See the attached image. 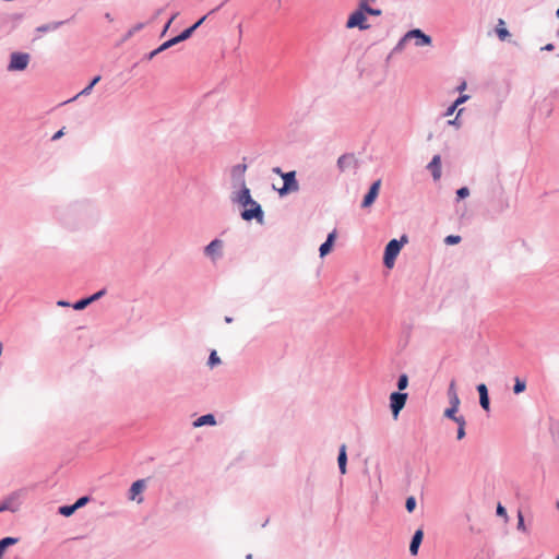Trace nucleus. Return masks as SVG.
I'll return each instance as SVG.
<instances>
[{
	"label": "nucleus",
	"mask_w": 559,
	"mask_h": 559,
	"mask_svg": "<svg viewBox=\"0 0 559 559\" xmlns=\"http://www.w3.org/2000/svg\"><path fill=\"white\" fill-rule=\"evenodd\" d=\"M454 421L457 424L459 427H465L466 425L465 418L463 416H457L456 418H454Z\"/></svg>",
	"instance_id": "58836bf2"
},
{
	"label": "nucleus",
	"mask_w": 559,
	"mask_h": 559,
	"mask_svg": "<svg viewBox=\"0 0 559 559\" xmlns=\"http://www.w3.org/2000/svg\"><path fill=\"white\" fill-rule=\"evenodd\" d=\"M455 108V105L450 106L445 112V116H451L454 112Z\"/></svg>",
	"instance_id": "a18cd8bd"
},
{
	"label": "nucleus",
	"mask_w": 559,
	"mask_h": 559,
	"mask_svg": "<svg viewBox=\"0 0 559 559\" xmlns=\"http://www.w3.org/2000/svg\"><path fill=\"white\" fill-rule=\"evenodd\" d=\"M406 510L411 513L416 508V499L414 497H408L405 503Z\"/></svg>",
	"instance_id": "cd10ccee"
},
{
	"label": "nucleus",
	"mask_w": 559,
	"mask_h": 559,
	"mask_svg": "<svg viewBox=\"0 0 559 559\" xmlns=\"http://www.w3.org/2000/svg\"><path fill=\"white\" fill-rule=\"evenodd\" d=\"M404 242H407V238L403 236L401 240L392 239L385 247L383 263L388 269H392L394 265V261L399 255L402 246Z\"/></svg>",
	"instance_id": "f03ea898"
},
{
	"label": "nucleus",
	"mask_w": 559,
	"mask_h": 559,
	"mask_svg": "<svg viewBox=\"0 0 559 559\" xmlns=\"http://www.w3.org/2000/svg\"><path fill=\"white\" fill-rule=\"evenodd\" d=\"M557 14H559V8H558V11H557Z\"/></svg>",
	"instance_id": "5fc2aeb1"
},
{
	"label": "nucleus",
	"mask_w": 559,
	"mask_h": 559,
	"mask_svg": "<svg viewBox=\"0 0 559 559\" xmlns=\"http://www.w3.org/2000/svg\"><path fill=\"white\" fill-rule=\"evenodd\" d=\"M206 16L201 17L197 23H194L191 27L185 29L180 35H178L181 41L188 39L193 32L205 21Z\"/></svg>",
	"instance_id": "a211bd4d"
},
{
	"label": "nucleus",
	"mask_w": 559,
	"mask_h": 559,
	"mask_svg": "<svg viewBox=\"0 0 559 559\" xmlns=\"http://www.w3.org/2000/svg\"><path fill=\"white\" fill-rule=\"evenodd\" d=\"M460 240H461L460 236L450 235L445 238V243L455 245V243H459Z\"/></svg>",
	"instance_id": "473e14b6"
},
{
	"label": "nucleus",
	"mask_w": 559,
	"mask_h": 559,
	"mask_svg": "<svg viewBox=\"0 0 559 559\" xmlns=\"http://www.w3.org/2000/svg\"><path fill=\"white\" fill-rule=\"evenodd\" d=\"M58 306L66 307L69 306V304L66 301H58Z\"/></svg>",
	"instance_id": "09e8293b"
},
{
	"label": "nucleus",
	"mask_w": 559,
	"mask_h": 559,
	"mask_svg": "<svg viewBox=\"0 0 559 559\" xmlns=\"http://www.w3.org/2000/svg\"><path fill=\"white\" fill-rule=\"evenodd\" d=\"M361 8L364 10H366L371 15H379L381 13L380 10H374V9L368 8L366 5H361Z\"/></svg>",
	"instance_id": "4c0bfd02"
},
{
	"label": "nucleus",
	"mask_w": 559,
	"mask_h": 559,
	"mask_svg": "<svg viewBox=\"0 0 559 559\" xmlns=\"http://www.w3.org/2000/svg\"><path fill=\"white\" fill-rule=\"evenodd\" d=\"M236 201L241 204L242 206L250 205V209L245 210L241 213V217L245 221H251L252 218L258 219L259 222H262L263 218V212L260 206L254 200H252L250 195V190L247 187H243L239 194L237 195Z\"/></svg>",
	"instance_id": "f257e3e1"
},
{
	"label": "nucleus",
	"mask_w": 559,
	"mask_h": 559,
	"mask_svg": "<svg viewBox=\"0 0 559 559\" xmlns=\"http://www.w3.org/2000/svg\"><path fill=\"white\" fill-rule=\"evenodd\" d=\"M408 384V378L406 374H401L400 378H399V381H397V388L399 390H404L406 389Z\"/></svg>",
	"instance_id": "a878e982"
},
{
	"label": "nucleus",
	"mask_w": 559,
	"mask_h": 559,
	"mask_svg": "<svg viewBox=\"0 0 559 559\" xmlns=\"http://www.w3.org/2000/svg\"><path fill=\"white\" fill-rule=\"evenodd\" d=\"M64 128H62L61 130H59L58 132H56L52 136V140L56 141L58 139H60L63 134H64Z\"/></svg>",
	"instance_id": "37998d69"
},
{
	"label": "nucleus",
	"mask_w": 559,
	"mask_h": 559,
	"mask_svg": "<svg viewBox=\"0 0 559 559\" xmlns=\"http://www.w3.org/2000/svg\"><path fill=\"white\" fill-rule=\"evenodd\" d=\"M380 187H381V180L378 179L377 181H374L368 193L365 195L364 200H362V203H361V206L362 207H369L373 204V202L376 201L378 194H379V190H380Z\"/></svg>",
	"instance_id": "1a4fd4ad"
},
{
	"label": "nucleus",
	"mask_w": 559,
	"mask_h": 559,
	"mask_svg": "<svg viewBox=\"0 0 559 559\" xmlns=\"http://www.w3.org/2000/svg\"><path fill=\"white\" fill-rule=\"evenodd\" d=\"M456 194H457L459 199H464L469 195V190H468V188L463 187L456 191Z\"/></svg>",
	"instance_id": "f704fd0d"
},
{
	"label": "nucleus",
	"mask_w": 559,
	"mask_h": 559,
	"mask_svg": "<svg viewBox=\"0 0 559 559\" xmlns=\"http://www.w3.org/2000/svg\"><path fill=\"white\" fill-rule=\"evenodd\" d=\"M497 514L499 516H502L506 521H508L507 511H506L504 507L501 503H498V506H497Z\"/></svg>",
	"instance_id": "72a5a7b5"
},
{
	"label": "nucleus",
	"mask_w": 559,
	"mask_h": 559,
	"mask_svg": "<svg viewBox=\"0 0 559 559\" xmlns=\"http://www.w3.org/2000/svg\"><path fill=\"white\" fill-rule=\"evenodd\" d=\"M545 49L550 50V49H552V46H551V45H547V46L545 47Z\"/></svg>",
	"instance_id": "3c124183"
},
{
	"label": "nucleus",
	"mask_w": 559,
	"mask_h": 559,
	"mask_svg": "<svg viewBox=\"0 0 559 559\" xmlns=\"http://www.w3.org/2000/svg\"><path fill=\"white\" fill-rule=\"evenodd\" d=\"M465 437V427H459L457 429V439L461 440Z\"/></svg>",
	"instance_id": "79ce46f5"
},
{
	"label": "nucleus",
	"mask_w": 559,
	"mask_h": 559,
	"mask_svg": "<svg viewBox=\"0 0 559 559\" xmlns=\"http://www.w3.org/2000/svg\"><path fill=\"white\" fill-rule=\"evenodd\" d=\"M221 362V359L219 357L217 356L216 352L213 350L210 355V358H209V365L211 367H214L215 365H218Z\"/></svg>",
	"instance_id": "c85d7f7f"
},
{
	"label": "nucleus",
	"mask_w": 559,
	"mask_h": 559,
	"mask_svg": "<svg viewBox=\"0 0 559 559\" xmlns=\"http://www.w3.org/2000/svg\"><path fill=\"white\" fill-rule=\"evenodd\" d=\"M457 411H459V407H453V406H451V407H449V408H447V409L444 411V416H445L447 418H450V419L454 420V418H456V417H457V416H456Z\"/></svg>",
	"instance_id": "393cba45"
},
{
	"label": "nucleus",
	"mask_w": 559,
	"mask_h": 559,
	"mask_svg": "<svg viewBox=\"0 0 559 559\" xmlns=\"http://www.w3.org/2000/svg\"><path fill=\"white\" fill-rule=\"evenodd\" d=\"M557 508L559 509V501L557 502Z\"/></svg>",
	"instance_id": "864d4df0"
},
{
	"label": "nucleus",
	"mask_w": 559,
	"mask_h": 559,
	"mask_svg": "<svg viewBox=\"0 0 559 559\" xmlns=\"http://www.w3.org/2000/svg\"><path fill=\"white\" fill-rule=\"evenodd\" d=\"M338 467L342 474L346 473V463H347V454H346V445L342 444L340 448V453L337 457Z\"/></svg>",
	"instance_id": "f3484780"
},
{
	"label": "nucleus",
	"mask_w": 559,
	"mask_h": 559,
	"mask_svg": "<svg viewBox=\"0 0 559 559\" xmlns=\"http://www.w3.org/2000/svg\"><path fill=\"white\" fill-rule=\"evenodd\" d=\"M337 167L341 171H346L349 169H357V160L352 154H344L337 159Z\"/></svg>",
	"instance_id": "6e6552de"
},
{
	"label": "nucleus",
	"mask_w": 559,
	"mask_h": 559,
	"mask_svg": "<svg viewBox=\"0 0 559 559\" xmlns=\"http://www.w3.org/2000/svg\"><path fill=\"white\" fill-rule=\"evenodd\" d=\"M90 304H92L91 300H90V297L88 298H84V299H81L78 302H75L73 308L75 310H82L85 307H87Z\"/></svg>",
	"instance_id": "b1692460"
},
{
	"label": "nucleus",
	"mask_w": 559,
	"mask_h": 559,
	"mask_svg": "<svg viewBox=\"0 0 559 559\" xmlns=\"http://www.w3.org/2000/svg\"><path fill=\"white\" fill-rule=\"evenodd\" d=\"M496 32L501 40H506L510 36L508 29L504 26V21L501 19L498 21Z\"/></svg>",
	"instance_id": "412c9836"
},
{
	"label": "nucleus",
	"mask_w": 559,
	"mask_h": 559,
	"mask_svg": "<svg viewBox=\"0 0 559 559\" xmlns=\"http://www.w3.org/2000/svg\"><path fill=\"white\" fill-rule=\"evenodd\" d=\"M406 400H407L406 393L394 392L391 394L390 406H391L392 414H393L394 418H397L399 413L405 406Z\"/></svg>",
	"instance_id": "423d86ee"
},
{
	"label": "nucleus",
	"mask_w": 559,
	"mask_h": 559,
	"mask_svg": "<svg viewBox=\"0 0 559 559\" xmlns=\"http://www.w3.org/2000/svg\"><path fill=\"white\" fill-rule=\"evenodd\" d=\"M223 248V241L219 239H214L205 247V253L206 255L211 257L213 260H215L216 255L219 254L221 250Z\"/></svg>",
	"instance_id": "ddd939ff"
},
{
	"label": "nucleus",
	"mask_w": 559,
	"mask_h": 559,
	"mask_svg": "<svg viewBox=\"0 0 559 559\" xmlns=\"http://www.w3.org/2000/svg\"><path fill=\"white\" fill-rule=\"evenodd\" d=\"M460 403L461 402H460V399H459L457 394H454V395L450 396V404H451V406L459 407Z\"/></svg>",
	"instance_id": "c9c22d12"
},
{
	"label": "nucleus",
	"mask_w": 559,
	"mask_h": 559,
	"mask_svg": "<svg viewBox=\"0 0 559 559\" xmlns=\"http://www.w3.org/2000/svg\"><path fill=\"white\" fill-rule=\"evenodd\" d=\"M479 393V403L485 411H489V397L486 384L481 383L477 386Z\"/></svg>",
	"instance_id": "2eb2a0df"
},
{
	"label": "nucleus",
	"mask_w": 559,
	"mask_h": 559,
	"mask_svg": "<svg viewBox=\"0 0 559 559\" xmlns=\"http://www.w3.org/2000/svg\"><path fill=\"white\" fill-rule=\"evenodd\" d=\"M366 21H367V17L361 8L360 10H357L349 15V17L346 22V27L347 28L358 27L360 29H367L369 27V25L366 24Z\"/></svg>",
	"instance_id": "39448f33"
},
{
	"label": "nucleus",
	"mask_w": 559,
	"mask_h": 559,
	"mask_svg": "<svg viewBox=\"0 0 559 559\" xmlns=\"http://www.w3.org/2000/svg\"><path fill=\"white\" fill-rule=\"evenodd\" d=\"M468 98L467 95H463V96H460L454 103L453 105H455V107H457L460 104L464 103L466 99Z\"/></svg>",
	"instance_id": "a19ab883"
},
{
	"label": "nucleus",
	"mask_w": 559,
	"mask_h": 559,
	"mask_svg": "<svg viewBox=\"0 0 559 559\" xmlns=\"http://www.w3.org/2000/svg\"><path fill=\"white\" fill-rule=\"evenodd\" d=\"M90 501V498L87 496L80 498L72 506H62L59 508V513L63 516H70L72 515L75 510L79 508L85 506Z\"/></svg>",
	"instance_id": "9d476101"
},
{
	"label": "nucleus",
	"mask_w": 559,
	"mask_h": 559,
	"mask_svg": "<svg viewBox=\"0 0 559 559\" xmlns=\"http://www.w3.org/2000/svg\"><path fill=\"white\" fill-rule=\"evenodd\" d=\"M556 559H559V555L556 557Z\"/></svg>",
	"instance_id": "6e6d98bb"
},
{
	"label": "nucleus",
	"mask_w": 559,
	"mask_h": 559,
	"mask_svg": "<svg viewBox=\"0 0 559 559\" xmlns=\"http://www.w3.org/2000/svg\"><path fill=\"white\" fill-rule=\"evenodd\" d=\"M204 425H215V418L212 414L203 415L193 423L194 427H201Z\"/></svg>",
	"instance_id": "aec40b11"
},
{
	"label": "nucleus",
	"mask_w": 559,
	"mask_h": 559,
	"mask_svg": "<svg viewBox=\"0 0 559 559\" xmlns=\"http://www.w3.org/2000/svg\"><path fill=\"white\" fill-rule=\"evenodd\" d=\"M416 37L419 40L416 43L417 46H428L431 44V38L424 34L420 29H412L406 33L404 39Z\"/></svg>",
	"instance_id": "9b49d317"
},
{
	"label": "nucleus",
	"mask_w": 559,
	"mask_h": 559,
	"mask_svg": "<svg viewBox=\"0 0 559 559\" xmlns=\"http://www.w3.org/2000/svg\"><path fill=\"white\" fill-rule=\"evenodd\" d=\"M273 171L282 177V174H284L280 167H275Z\"/></svg>",
	"instance_id": "de8ad7c7"
},
{
	"label": "nucleus",
	"mask_w": 559,
	"mask_h": 559,
	"mask_svg": "<svg viewBox=\"0 0 559 559\" xmlns=\"http://www.w3.org/2000/svg\"><path fill=\"white\" fill-rule=\"evenodd\" d=\"M105 293H106V292H105V289H103V290H99V292L95 293L94 295H92V296L90 297L91 302H93V301H95V300L99 299L102 296H104V295H105Z\"/></svg>",
	"instance_id": "e433bc0d"
},
{
	"label": "nucleus",
	"mask_w": 559,
	"mask_h": 559,
	"mask_svg": "<svg viewBox=\"0 0 559 559\" xmlns=\"http://www.w3.org/2000/svg\"><path fill=\"white\" fill-rule=\"evenodd\" d=\"M29 63V55L26 52H12L10 56V62L8 64V71H24Z\"/></svg>",
	"instance_id": "7ed1b4c3"
},
{
	"label": "nucleus",
	"mask_w": 559,
	"mask_h": 559,
	"mask_svg": "<svg viewBox=\"0 0 559 559\" xmlns=\"http://www.w3.org/2000/svg\"><path fill=\"white\" fill-rule=\"evenodd\" d=\"M170 44H169V40L165 41L164 44H162L157 49L153 50L150 55L151 58H153L154 56H156L157 53H159L160 51H164L168 48H170Z\"/></svg>",
	"instance_id": "bb28decb"
},
{
	"label": "nucleus",
	"mask_w": 559,
	"mask_h": 559,
	"mask_svg": "<svg viewBox=\"0 0 559 559\" xmlns=\"http://www.w3.org/2000/svg\"><path fill=\"white\" fill-rule=\"evenodd\" d=\"M176 17H177V14H174V15L171 16V19H170V20L168 21V23L166 24L164 32H166V31L168 29V27L170 26L171 22H173Z\"/></svg>",
	"instance_id": "49530a36"
},
{
	"label": "nucleus",
	"mask_w": 559,
	"mask_h": 559,
	"mask_svg": "<svg viewBox=\"0 0 559 559\" xmlns=\"http://www.w3.org/2000/svg\"><path fill=\"white\" fill-rule=\"evenodd\" d=\"M335 237H336V234L335 231L331 233L329 236H328V239L325 240V242H323L320 247V255L321 257H324L326 255L331 249H332V246H333V242L335 240Z\"/></svg>",
	"instance_id": "dca6fc26"
},
{
	"label": "nucleus",
	"mask_w": 559,
	"mask_h": 559,
	"mask_svg": "<svg viewBox=\"0 0 559 559\" xmlns=\"http://www.w3.org/2000/svg\"><path fill=\"white\" fill-rule=\"evenodd\" d=\"M180 41H181V40L179 39V37H178V36H176V37H174V38L169 39V44H170V46H171V47H173L174 45H176V44L180 43Z\"/></svg>",
	"instance_id": "c03bdc74"
},
{
	"label": "nucleus",
	"mask_w": 559,
	"mask_h": 559,
	"mask_svg": "<svg viewBox=\"0 0 559 559\" xmlns=\"http://www.w3.org/2000/svg\"><path fill=\"white\" fill-rule=\"evenodd\" d=\"M454 394H457V393H456V389H455V382H454V381H452V382L450 383V386H449V396H452V395H454Z\"/></svg>",
	"instance_id": "ea45409f"
},
{
	"label": "nucleus",
	"mask_w": 559,
	"mask_h": 559,
	"mask_svg": "<svg viewBox=\"0 0 559 559\" xmlns=\"http://www.w3.org/2000/svg\"><path fill=\"white\" fill-rule=\"evenodd\" d=\"M465 85H466V84H465V83H463V84L460 86V90L465 88Z\"/></svg>",
	"instance_id": "603ef678"
},
{
	"label": "nucleus",
	"mask_w": 559,
	"mask_h": 559,
	"mask_svg": "<svg viewBox=\"0 0 559 559\" xmlns=\"http://www.w3.org/2000/svg\"><path fill=\"white\" fill-rule=\"evenodd\" d=\"M423 537H424V532L423 530H417L412 538V542H411V545H409V552L413 555V556H416L418 554V548L421 544V540H423Z\"/></svg>",
	"instance_id": "4468645a"
},
{
	"label": "nucleus",
	"mask_w": 559,
	"mask_h": 559,
	"mask_svg": "<svg viewBox=\"0 0 559 559\" xmlns=\"http://www.w3.org/2000/svg\"><path fill=\"white\" fill-rule=\"evenodd\" d=\"M518 530L526 532V527L524 525V518L521 511L518 513Z\"/></svg>",
	"instance_id": "2f4dec72"
},
{
	"label": "nucleus",
	"mask_w": 559,
	"mask_h": 559,
	"mask_svg": "<svg viewBox=\"0 0 559 559\" xmlns=\"http://www.w3.org/2000/svg\"><path fill=\"white\" fill-rule=\"evenodd\" d=\"M282 178L284 180L283 188L278 189L280 195H285L289 192H296L299 189V185L296 180V173L289 171L282 174Z\"/></svg>",
	"instance_id": "20e7f679"
},
{
	"label": "nucleus",
	"mask_w": 559,
	"mask_h": 559,
	"mask_svg": "<svg viewBox=\"0 0 559 559\" xmlns=\"http://www.w3.org/2000/svg\"><path fill=\"white\" fill-rule=\"evenodd\" d=\"M20 506H21V500H20L19 495L11 493L2 502H0V512L1 511L15 512L19 510Z\"/></svg>",
	"instance_id": "0eeeda50"
},
{
	"label": "nucleus",
	"mask_w": 559,
	"mask_h": 559,
	"mask_svg": "<svg viewBox=\"0 0 559 559\" xmlns=\"http://www.w3.org/2000/svg\"><path fill=\"white\" fill-rule=\"evenodd\" d=\"M526 389V383L524 380H521L520 378H515L514 379V386H513V392L515 394H520L522 392H524Z\"/></svg>",
	"instance_id": "4be33fe9"
},
{
	"label": "nucleus",
	"mask_w": 559,
	"mask_h": 559,
	"mask_svg": "<svg viewBox=\"0 0 559 559\" xmlns=\"http://www.w3.org/2000/svg\"><path fill=\"white\" fill-rule=\"evenodd\" d=\"M19 543V538L15 537H5L0 540V559L3 558V555L8 547L13 546Z\"/></svg>",
	"instance_id": "6ab92c4d"
},
{
	"label": "nucleus",
	"mask_w": 559,
	"mask_h": 559,
	"mask_svg": "<svg viewBox=\"0 0 559 559\" xmlns=\"http://www.w3.org/2000/svg\"><path fill=\"white\" fill-rule=\"evenodd\" d=\"M428 169L431 171L435 180H439L441 177V157L435 155L431 162L428 164Z\"/></svg>",
	"instance_id": "f8f14e48"
},
{
	"label": "nucleus",
	"mask_w": 559,
	"mask_h": 559,
	"mask_svg": "<svg viewBox=\"0 0 559 559\" xmlns=\"http://www.w3.org/2000/svg\"><path fill=\"white\" fill-rule=\"evenodd\" d=\"M129 499L132 501H136L138 503L142 502V500H143L142 491H130Z\"/></svg>",
	"instance_id": "7c9ffc66"
},
{
	"label": "nucleus",
	"mask_w": 559,
	"mask_h": 559,
	"mask_svg": "<svg viewBox=\"0 0 559 559\" xmlns=\"http://www.w3.org/2000/svg\"><path fill=\"white\" fill-rule=\"evenodd\" d=\"M100 80V76H95L93 81L87 85L79 95H88L94 87L95 84H97Z\"/></svg>",
	"instance_id": "5701e85b"
},
{
	"label": "nucleus",
	"mask_w": 559,
	"mask_h": 559,
	"mask_svg": "<svg viewBox=\"0 0 559 559\" xmlns=\"http://www.w3.org/2000/svg\"><path fill=\"white\" fill-rule=\"evenodd\" d=\"M49 29V26H43V27H39L38 31H48Z\"/></svg>",
	"instance_id": "8fccbe9b"
},
{
	"label": "nucleus",
	"mask_w": 559,
	"mask_h": 559,
	"mask_svg": "<svg viewBox=\"0 0 559 559\" xmlns=\"http://www.w3.org/2000/svg\"><path fill=\"white\" fill-rule=\"evenodd\" d=\"M147 485V480L146 479H138L136 481H134L130 489H143L144 487H146Z\"/></svg>",
	"instance_id": "c756f323"
}]
</instances>
